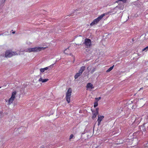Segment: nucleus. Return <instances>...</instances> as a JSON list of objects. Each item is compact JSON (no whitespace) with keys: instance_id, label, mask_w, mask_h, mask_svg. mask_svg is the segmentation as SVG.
Listing matches in <instances>:
<instances>
[{"instance_id":"obj_7","label":"nucleus","mask_w":148,"mask_h":148,"mask_svg":"<svg viewBox=\"0 0 148 148\" xmlns=\"http://www.w3.org/2000/svg\"><path fill=\"white\" fill-rule=\"evenodd\" d=\"M86 87L87 88V90H89L90 91H91V90L94 87L93 85L90 83H87Z\"/></svg>"},{"instance_id":"obj_17","label":"nucleus","mask_w":148,"mask_h":148,"mask_svg":"<svg viewBox=\"0 0 148 148\" xmlns=\"http://www.w3.org/2000/svg\"><path fill=\"white\" fill-rule=\"evenodd\" d=\"M148 50V46L145 48L143 49H142V51H147Z\"/></svg>"},{"instance_id":"obj_9","label":"nucleus","mask_w":148,"mask_h":148,"mask_svg":"<svg viewBox=\"0 0 148 148\" xmlns=\"http://www.w3.org/2000/svg\"><path fill=\"white\" fill-rule=\"evenodd\" d=\"M141 118L139 117H137L135 119L134 122L136 124H139L141 121Z\"/></svg>"},{"instance_id":"obj_24","label":"nucleus","mask_w":148,"mask_h":148,"mask_svg":"<svg viewBox=\"0 0 148 148\" xmlns=\"http://www.w3.org/2000/svg\"><path fill=\"white\" fill-rule=\"evenodd\" d=\"M119 1H122L123 3H125L126 2L127 0H118Z\"/></svg>"},{"instance_id":"obj_26","label":"nucleus","mask_w":148,"mask_h":148,"mask_svg":"<svg viewBox=\"0 0 148 148\" xmlns=\"http://www.w3.org/2000/svg\"><path fill=\"white\" fill-rule=\"evenodd\" d=\"M96 70V69L95 68L93 69L92 71H91V73H93Z\"/></svg>"},{"instance_id":"obj_20","label":"nucleus","mask_w":148,"mask_h":148,"mask_svg":"<svg viewBox=\"0 0 148 148\" xmlns=\"http://www.w3.org/2000/svg\"><path fill=\"white\" fill-rule=\"evenodd\" d=\"M101 98V97H99L98 98H95V100L97 101L99 100Z\"/></svg>"},{"instance_id":"obj_4","label":"nucleus","mask_w":148,"mask_h":148,"mask_svg":"<svg viewBox=\"0 0 148 148\" xmlns=\"http://www.w3.org/2000/svg\"><path fill=\"white\" fill-rule=\"evenodd\" d=\"M105 14H103L97 18L95 19L90 24V25L92 26L94 25L97 24L99 21L101 20L105 16Z\"/></svg>"},{"instance_id":"obj_3","label":"nucleus","mask_w":148,"mask_h":148,"mask_svg":"<svg viewBox=\"0 0 148 148\" xmlns=\"http://www.w3.org/2000/svg\"><path fill=\"white\" fill-rule=\"evenodd\" d=\"M72 90L71 88H69L68 89L66 94V99L67 103H70L71 100V96Z\"/></svg>"},{"instance_id":"obj_33","label":"nucleus","mask_w":148,"mask_h":148,"mask_svg":"<svg viewBox=\"0 0 148 148\" xmlns=\"http://www.w3.org/2000/svg\"><path fill=\"white\" fill-rule=\"evenodd\" d=\"M1 88V87L0 86V88Z\"/></svg>"},{"instance_id":"obj_27","label":"nucleus","mask_w":148,"mask_h":148,"mask_svg":"<svg viewBox=\"0 0 148 148\" xmlns=\"http://www.w3.org/2000/svg\"><path fill=\"white\" fill-rule=\"evenodd\" d=\"M78 11V10H74V12H76V11Z\"/></svg>"},{"instance_id":"obj_2","label":"nucleus","mask_w":148,"mask_h":148,"mask_svg":"<svg viewBox=\"0 0 148 148\" xmlns=\"http://www.w3.org/2000/svg\"><path fill=\"white\" fill-rule=\"evenodd\" d=\"M16 92L14 91L12 92V94L10 98L8 100L5 99L6 102H8V105L9 106L14 101L16 98Z\"/></svg>"},{"instance_id":"obj_19","label":"nucleus","mask_w":148,"mask_h":148,"mask_svg":"<svg viewBox=\"0 0 148 148\" xmlns=\"http://www.w3.org/2000/svg\"><path fill=\"white\" fill-rule=\"evenodd\" d=\"M99 108H97L96 109V111L95 112L98 114H99Z\"/></svg>"},{"instance_id":"obj_21","label":"nucleus","mask_w":148,"mask_h":148,"mask_svg":"<svg viewBox=\"0 0 148 148\" xmlns=\"http://www.w3.org/2000/svg\"><path fill=\"white\" fill-rule=\"evenodd\" d=\"M124 8V5H122L119 7V8L121 10H123Z\"/></svg>"},{"instance_id":"obj_6","label":"nucleus","mask_w":148,"mask_h":148,"mask_svg":"<svg viewBox=\"0 0 148 148\" xmlns=\"http://www.w3.org/2000/svg\"><path fill=\"white\" fill-rule=\"evenodd\" d=\"M17 55V54L15 52L11 51H7L5 52V57L10 58L13 56Z\"/></svg>"},{"instance_id":"obj_25","label":"nucleus","mask_w":148,"mask_h":148,"mask_svg":"<svg viewBox=\"0 0 148 148\" xmlns=\"http://www.w3.org/2000/svg\"><path fill=\"white\" fill-rule=\"evenodd\" d=\"M49 67H45V68H43L44 69V71H45L46 70H48L49 69Z\"/></svg>"},{"instance_id":"obj_15","label":"nucleus","mask_w":148,"mask_h":148,"mask_svg":"<svg viewBox=\"0 0 148 148\" xmlns=\"http://www.w3.org/2000/svg\"><path fill=\"white\" fill-rule=\"evenodd\" d=\"M114 65H113L112 66L110 67L106 71V72L108 73L110 71H111L113 68Z\"/></svg>"},{"instance_id":"obj_28","label":"nucleus","mask_w":148,"mask_h":148,"mask_svg":"<svg viewBox=\"0 0 148 148\" xmlns=\"http://www.w3.org/2000/svg\"><path fill=\"white\" fill-rule=\"evenodd\" d=\"M12 33L13 34H14L15 33V31H14V32H12Z\"/></svg>"},{"instance_id":"obj_22","label":"nucleus","mask_w":148,"mask_h":148,"mask_svg":"<svg viewBox=\"0 0 148 148\" xmlns=\"http://www.w3.org/2000/svg\"><path fill=\"white\" fill-rule=\"evenodd\" d=\"M6 0H0V3H4Z\"/></svg>"},{"instance_id":"obj_8","label":"nucleus","mask_w":148,"mask_h":148,"mask_svg":"<svg viewBox=\"0 0 148 148\" xmlns=\"http://www.w3.org/2000/svg\"><path fill=\"white\" fill-rule=\"evenodd\" d=\"M98 118L97 121L98 122V125H99L101 124V123L102 120L104 118V117L103 116H101L99 115H98Z\"/></svg>"},{"instance_id":"obj_16","label":"nucleus","mask_w":148,"mask_h":148,"mask_svg":"<svg viewBox=\"0 0 148 148\" xmlns=\"http://www.w3.org/2000/svg\"><path fill=\"white\" fill-rule=\"evenodd\" d=\"M98 103L97 101L95 102V103H94V107L95 108L97 106H98Z\"/></svg>"},{"instance_id":"obj_14","label":"nucleus","mask_w":148,"mask_h":148,"mask_svg":"<svg viewBox=\"0 0 148 148\" xmlns=\"http://www.w3.org/2000/svg\"><path fill=\"white\" fill-rule=\"evenodd\" d=\"M98 114H97V113H96L95 112L93 113L92 114V119H94L96 117L97 115Z\"/></svg>"},{"instance_id":"obj_18","label":"nucleus","mask_w":148,"mask_h":148,"mask_svg":"<svg viewBox=\"0 0 148 148\" xmlns=\"http://www.w3.org/2000/svg\"><path fill=\"white\" fill-rule=\"evenodd\" d=\"M73 137H74L73 135V134H71L70 136L69 139L70 140H71L72 138H73Z\"/></svg>"},{"instance_id":"obj_5","label":"nucleus","mask_w":148,"mask_h":148,"mask_svg":"<svg viewBox=\"0 0 148 148\" xmlns=\"http://www.w3.org/2000/svg\"><path fill=\"white\" fill-rule=\"evenodd\" d=\"M83 44L84 45L86 48H90L92 46L91 40L89 39L85 38Z\"/></svg>"},{"instance_id":"obj_11","label":"nucleus","mask_w":148,"mask_h":148,"mask_svg":"<svg viewBox=\"0 0 148 148\" xmlns=\"http://www.w3.org/2000/svg\"><path fill=\"white\" fill-rule=\"evenodd\" d=\"M48 80L49 79H43L42 77H40L38 81L39 82H41L42 83H44L47 82Z\"/></svg>"},{"instance_id":"obj_29","label":"nucleus","mask_w":148,"mask_h":148,"mask_svg":"<svg viewBox=\"0 0 148 148\" xmlns=\"http://www.w3.org/2000/svg\"><path fill=\"white\" fill-rule=\"evenodd\" d=\"M71 14L70 15H69V16H72Z\"/></svg>"},{"instance_id":"obj_31","label":"nucleus","mask_w":148,"mask_h":148,"mask_svg":"<svg viewBox=\"0 0 148 148\" xmlns=\"http://www.w3.org/2000/svg\"><path fill=\"white\" fill-rule=\"evenodd\" d=\"M143 88H140V90H141V89H143Z\"/></svg>"},{"instance_id":"obj_10","label":"nucleus","mask_w":148,"mask_h":148,"mask_svg":"<svg viewBox=\"0 0 148 148\" xmlns=\"http://www.w3.org/2000/svg\"><path fill=\"white\" fill-rule=\"evenodd\" d=\"M85 69H86V67L85 66H82L80 67L78 72H79L80 74H82V73L85 70Z\"/></svg>"},{"instance_id":"obj_23","label":"nucleus","mask_w":148,"mask_h":148,"mask_svg":"<svg viewBox=\"0 0 148 148\" xmlns=\"http://www.w3.org/2000/svg\"><path fill=\"white\" fill-rule=\"evenodd\" d=\"M40 72L42 73H43L45 71L44 69L43 68L40 69Z\"/></svg>"},{"instance_id":"obj_13","label":"nucleus","mask_w":148,"mask_h":148,"mask_svg":"<svg viewBox=\"0 0 148 148\" xmlns=\"http://www.w3.org/2000/svg\"><path fill=\"white\" fill-rule=\"evenodd\" d=\"M82 74L79 72L77 73L74 76V78L75 79H77Z\"/></svg>"},{"instance_id":"obj_32","label":"nucleus","mask_w":148,"mask_h":148,"mask_svg":"<svg viewBox=\"0 0 148 148\" xmlns=\"http://www.w3.org/2000/svg\"><path fill=\"white\" fill-rule=\"evenodd\" d=\"M41 147L43 148V147Z\"/></svg>"},{"instance_id":"obj_1","label":"nucleus","mask_w":148,"mask_h":148,"mask_svg":"<svg viewBox=\"0 0 148 148\" xmlns=\"http://www.w3.org/2000/svg\"><path fill=\"white\" fill-rule=\"evenodd\" d=\"M45 48L43 47H36L34 48H28L26 49L25 51L27 52H36L41 51L42 50H44Z\"/></svg>"},{"instance_id":"obj_30","label":"nucleus","mask_w":148,"mask_h":148,"mask_svg":"<svg viewBox=\"0 0 148 148\" xmlns=\"http://www.w3.org/2000/svg\"><path fill=\"white\" fill-rule=\"evenodd\" d=\"M64 114H66V112H64Z\"/></svg>"},{"instance_id":"obj_12","label":"nucleus","mask_w":148,"mask_h":148,"mask_svg":"<svg viewBox=\"0 0 148 148\" xmlns=\"http://www.w3.org/2000/svg\"><path fill=\"white\" fill-rule=\"evenodd\" d=\"M69 47L65 49L64 51V53L67 55H68L70 53V51L69 49Z\"/></svg>"}]
</instances>
